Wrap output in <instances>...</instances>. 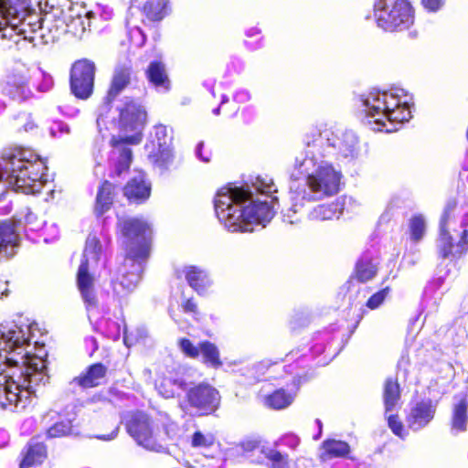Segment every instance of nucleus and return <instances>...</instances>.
Instances as JSON below:
<instances>
[{"instance_id":"obj_1","label":"nucleus","mask_w":468,"mask_h":468,"mask_svg":"<svg viewBox=\"0 0 468 468\" xmlns=\"http://www.w3.org/2000/svg\"><path fill=\"white\" fill-rule=\"evenodd\" d=\"M29 327L16 323L0 324V404L24 409L37 388L48 380L45 360L32 356Z\"/></svg>"},{"instance_id":"obj_2","label":"nucleus","mask_w":468,"mask_h":468,"mask_svg":"<svg viewBox=\"0 0 468 468\" xmlns=\"http://www.w3.org/2000/svg\"><path fill=\"white\" fill-rule=\"evenodd\" d=\"M253 189L261 194L254 198L249 188L237 186L221 187L215 197V211L219 221L232 232H250L254 226L263 224L274 215L271 194L276 187L271 178L257 177Z\"/></svg>"},{"instance_id":"obj_3","label":"nucleus","mask_w":468,"mask_h":468,"mask_svg":"<svg viewBox=\"0 0 468 468\" xmlns=\"http://www.w3.org/2000/svg\"><path fill=\"white\" fill-rule=\"evenodd\" d=\"M44 162L31 150L16 149L0 163V181L16 192L35 194L43 187Z\"/></svg>"},{"instance_id":"obj_4","label":"nucleus","mask_w":468,"mask_h":468,"mask_svg":"<svg viewBox=\"0 0 468 468\" xmlns=\"http://www.w3.org/2000/svg\"><path fill=\"white\" fill-rule=\"evenodd\" d=\"M119 226L125 238L127 247L126 265H131L133 271L122 274L121 280L114 284L113 290L117 295L122 296L132 292L141 279V262L149 255L150 248L147 241L151 233L147 222L140 218H128L120 221Z\"/></svg>"},{"instance_id":"obj_5","label":"nucleus","mask_w":468,"mask_h":468,"mask_svg":"<svg viewBox=\"0 0 468 468\" xmlns=\"http://www.w3.org/2000/svg\"><path fill=\"white\" fill-rule=\"evenodd\" d=\"M362 102L367 123L374 131L395 132L411 117L405 96L399 94V90L373 91Z\"/></svg>"},{"instance_id":"obj_6","label":"nucleus","mask_w":468,"mask_h":468,"mask_svg":"<svg viewBox=\"0 0 468 468\" xmlns=\"http://www.w3.org/2000/svg\"><path fill=\"white\" fill-rule=\"evenodd\" d=\"M50 17H40L36 14H27V3L14 4L11 0H0V30L2 38L13 40L19 48H24L28 42L33 47L36 37L48 24Z\"/></svg>"},{"instance_id":"obj_7","label":"nucleus","mask_w":468,"mask_h":468,"mask_svg":"<svg viewBox=\"0 0 468 468\" xmlns=\"http://www.w3.org/2000/svg\"><path fill=\"white\" fill-rule=\"evenodd\" d=\"M146 121L145 111L131 101L120 110L119 134L112 137V159L115 161V173L126 171L132 162V151L125 144H137L142 140V131Z\"/></svg>"},{"instance_id":"obj_8","label":"nucleus","mask_w":468,"mask_h":468,"mask_svg":"<svg viewBox=\"0 0 468 468\" xmlns=\"http://www.w3.org/2000/svg\"><path fill=\"white\" fill-rule=\"evenodd\" d=\"M308 150L305 157L298 161L302 174L305 175L310 199H323L336 195L340 190L342 173L328 161L316 154V145H311L306 135Z\"/></svg>"},{"instance_id":"obj_9","label":"nucleus","mask_w":468,"mask_h":468,"mask_svg":"<svg viewBox=\"0 0 468 468\" xmlns=\"http://www.w3.org/2000/svg\"><path fill=\"white\" fill-rule=\"evenodd\" d=\"M373 16L377 27L388 32L408 29L414 22L413 10L407 0H375Z\"/></svg>"},{"instance_id":"obj_10","label":"nucleus","mask_w":468,"mask_h":468,"mask_svg":"<svg viewBox=\"0 0 468 468\" xmlns=\"http://www.w3.org/2000/svg\"><path fill=\"white\" fill-rule=\"evenodd\" d=\"M101 251V245L98 238L95 235H89L83 252V261L79 267L77 274L78 287L88 308L96 305L93 278L90 275L89 270L98 264Z\"/></svg>"},{"instance_id":"obj_11","label":"nucleus","mask_w":468,"mask_h":468,"mask_svg":"<svg viewBox=\"0 0 468 468\" xmlns=\"http://www.w3.org/2000/svg\"><path fill=\"white\" fill-rule=\"evenodd\" d=\"M324 139L326 140L327 146L335 150L338 155L353 158L357 154V138L352 132L341 129L324 131V135L319 133V138L313 140V145H322Z\"/></svg>"},{"instance_id":"obj_12","label":"nucleus","mask_w":468,"mask_h":468,"mask_svg":"<svg viewBox=\"0 0 468 468\" xmlns=\"http://www.w3.org/2000/svg\"><path fill=\"white\" fill-rule=\"evenodd\" d=\"M450 211L446 209L440 223V235L437 239V248L442 258H459L468 251V230L462 232L459 241L452 243V237L449 231Z\"/></svg>"},{"instance_id":"obj_13","label":"nucleus","mask_w":468,"mask_h":468,"mask_svg":"<svg viewBox=\"0 0 468 468\" xmlns=\"http://www.w3.org/2000/svg\"><path fill=\"white\" fill-rule=\"evenodd\" d=\"M95 64L88 59L76 61L70 71V88L80 99H87L93 90Z\"/></svg>"},{"instance_id":"obj_14","label":"nucleus","mask_w":468,"mask_h":468,"mask_svg":"<svg viewBox=\"0 0 468 468\" xmlns=\"http://www.w3.org/2000/svg\"><path fill=\"white\" fill-rule=\"evenodd\" d=\"M170 146L171 137L167 133L166 127L155 126L151 140L145 145L150 162L159 167L166 166L172 160Z\"/></svg>"},{"instance_id":"obj_15","label":"nucleus","mask_w":468,"mask_h":468,"mask_svg":"<svg viewBox=\"0 0 468 468\" xmlns=\"http://www.w3.org/2000/svg\"><path fill=\"white\" fill-rule=\"evenodd\" d=\"M127 431L139 445L151 451H161L162 446L156 441L154 427L145 414L132 416L127 422Z\"/></svg>"},{"instance_id":"obj_16","label":"nucleus","mask_w":468,"mask_h":468,"mask_svg":"<svg viewBox=\"0 0 468 468\" xmlns=\"http://www.w3.org/2000/svg\"><path fill=\"white\" fill-rule=\"evenodd\" d=\"M80 12L76 8H70L66 13H62V18L55 20V25L52 27L49 25L47 27L50 31L55 34L70 33L71 35L80 37L86 31L87 27H90L89 19L93 16V12Z\"/></svg>"},{"instance_id":"obj_17","label":"nucleus","mask_w":468,"mask_h":468,"mask_svg":"<svg viewBox=\"0 0 468 468\" xmlns=\"http://www.w3.org/2000/svg\"><path fill=\"white\" fill-rule=\"evenodd\" d=\"M189 405L200 414L214 411L219 404V394L217 389L207 384H199L187 392Z\"/></svg>"},{"instance_id":"obj_18","label":"nucleus","mask_w":468,"mask_h":468,"mask_svg":"<svg viewBox=\"0 0 468 468\" xmlns=\"http://www.w3.org/2000/svg\"><path fill=\"white\" fill-rule=\"evenodd\" d=\"M434 408L430 401L417 403L407 417L410 429L419 431L425 427L434 416Z\"/></svg>"},{"instance_id":"obj_19","label":"nucleus","mask_w":468,"mask_h":468,"mask_svg":"<svg viewBox=\"0 0 468 468\" xmlns=\"http://www.w3.org/2000/svg\"><path fill=\"white\" fill-rule=\"evenodd\" d=\"M27 76L26 74H12L7 77L4 87V92L13 100L22 101L31 95L27 87Z\"/></svg>"},{"instance_id":"obj_20","label":"nucleus","mask_w":468,"mask_h":468,"mask_svg":"<svg viewBox=\"0 0 468 468\" xmlns=\"http://www.w3.org/2000/svg\"><path fill=\"white\" fill-rule=\"evenodd\" d=\"M185 385V381L177 373L168 372L158 378L155 388L164 398L169 399L175 397Z\"/></svg>"},{"instance_id":"obj_21","label":"nucleus","mask_w":468,"mask_h":468,"mask_svg":"<svg viewBox=\"0 0 468 468\" xmlns=\"http://www.w3.org/2000/svg\"><path fill=\"white\" fill-rule=\"evenodd\" d=\"M150 185L145 182L144 175L138 173L124 187V195L133 201L145 200L150 196Z\"/></svg>"},{"instance_id":"obj_22","label":"nucleus","mask_w":468,"mask_h":468,"mask_svg":"<svg viewBox=\"0 0 468 468\" xmlns=\"http://www.w3.org/2000/svg\"><path fill=\"white\" fill-rule=\"evenodd\" d=\"M18 245V236L14 227L8 223L0 224V255L11 257Z\"/></svg>"},{"instance_id":"obj_23","label":"nucleus","mask_w":468,"mask_h":468,"mask_svg":"<svg viewBox=\"0 0 468 468\" xmlns=\"http://www.w3.org/2000/svg\"><path fill=\"white\" fill-rule=\"evenodd\" d=\"M105 372L106 369L102 365H92L84 374L75 378L73 383L84 388L99 386L104 379Z\"/></svg>"},{"instance_id":"obj_24","label":"nucleus","mask_w":468,"mask_h":468,"mask_svg":"<svg viewBox=\"0 0 468 468\" xmlns=\"http://www.w3.org/2000/svg\"><path fill=\"white\" fill-rule=\"evenodd\" d=\"M185 276L189 285L199 293L205 292L212 283L208 274L195 266L186 267Z\"/></svg>"},{"instance_id":"obj_25","label":"nucleus","mask_w":468,"mask_h":468,"mask_svg":"<svg viewBox=\"0 0 468 468\" xmlns=\"http://www.w3.org/2000/svg\"><path fill=\"white\" fill-rule=\"evenodd\" d=\"M147 77L155 87H161L165 90L169 89L170 81L165 65L161 62L155 61L149 65Z\"/></svg>"},{"instance_id":"obj_26","label":"nucleus","mask_w":468,"mask_h":468,"mask_svg":"<svg viewBox=\"0 0 468 468\" xmlns=\"http://www.w3.org/2000/svg\"><path fill=\"white\" fill-rule=\"evenodd\" d=\"M321 458L324 460L344 457L349 451V445L343 441L328 440L323 442Z\"/></svg>"},{"instance_id":"obj_27","label":"nucleus","mask_w":468,"mask_h":468,"mask_svg":"<svg viewBox=\"0 0 468 468\" xmlns=\"http://www.w3.org/2000/svg\"><path fill=\"white\" fill-rule=\"evenodd\" d=\"M112 189L113 186L108 181L103 182L101 186L95 204V212L98 215H102L111 207L112 203Z\"/></svg>"},{"instance_id":"obj_28","label":"nucleus","mask_w":468,"mask_h":468,"mask_svg":"<svg viewBox=\"0 0 468 468\" xmlns=\"http://www.w3.org/2000/svg\"><path fill=\"white\" fill-rule=\"evenodd\" d=\"M294 398L295 393L281 388L265 398V405L274 410H282L290 406Z\"/></svg>"},{"instance_id":"obj_29","label":"nucleus","mask_w":468,"mask_h":468,"mask_svg":"<svg viewBox=\"0 0 468 468\" xmlns=\"http://www.w3.org/2000/svg\"><path fill=\"white\" fill-rule=\"evenodd\" d=\"M131 70L129 68L116 69L108 95L110 98L116 97L130 82Z\"/></svg>"},{"instance_id":"obj_30","label":"nucleus","mask_w":468,"mask_h":468,"mask_svg":"<svg viewBox=\"0 0 468 468\" xmlns=\"http://www.w3.org/2000/svg\"><path fill=\"white\" fill-rule=\"evenodd\" d=\"M45 457L46 448L43 444H31L20 463V468H29L36 463H40L43 462Z\"/></svg>"},{"instance_id":"obj_31","label":"nucleus","mask_w":468,"mask_h":468,"mask_svg":"<svg viewBox=\"0 0 468 468\" xmlns=\"http://www.w3.org/2000/svg\"><path fill=\"white\" fill-rule=\"evenodd\" d=\"M399 385L395 380L388 379L384 388V403L387 413L394 410L399 400Z\"/></svg>"},{"instance_id":"obj_32","label":"nucleus","mask_w":468,"mask_h":468,"mask_svg":"<svg viewBox=\"0 0 468 468\" xmlns=\"http://www.w3.org/2000/svg\"><path fill=\"white\" fill-rule=\"evenodd\" d=\"M341 206L337 203L319 205L310 213V218L315 220H330L341 214Z\"/></svg>"},{"instance_id":"obj_33","label":"nucleus","mask_w":468,"mask_h":468,"mask_svg":"<svg viewBox=\"0 0 468 468\" xmlns=\"http://www.w3.org/2000/svg\"><path fill=\"white\" fill-rule=\"evenodd\" d=\"M199 355H202L204 363L213 367L221 366L219 352L214 344L205 341L199 344Z\"/></svg>"},{"instance_id":"obj_34","label":"nucleus","mask_w":468,"mask_h":468,"mask_svg":"<svg viewBox=\"0 0 468 468\" xmlns=\"http://www.w3.org/2000/svg\"><path fill=\"white\" fill-rule=\"evenodd\" d=\"M467 401L462 399L459 403L454 406L452 416V428L458 431L466 430L467 423Z\"/></svg>"},{"instance_id":"obj_35","label":"nucleus","mask_w":468,"mask_h":468,"mask_svg":"<svg viewBox=\"0 0 468 468\" xmlns=\"http://www.w3.org/2000/svg\"><path fill=\"white\" fill-rule=\"evenodd\" d=\"M166 3V0H149L144 6V12L153 21L161 20L165 15Z\"/></svg>"},{"instance_id":"obj_36","label":"nucleus","mask_w":468,"mask_h":468,"mask_svg":"<svg viewBox=\"0 0 468 468\" xmlns=\"http://www.w3.org/2000/svg\"><path fill=\"white\" fill-rule=\"evenodd\" d=\"M376 273L377 266L371 260L364 258L357 262L356 276L360 282H366L371 280Z\"/></svg>"},{"instance_id":"obj_37","label":"nucleus","mask_w":468,"mask_h":468,"mask_svg":"<svg viewBox=\"0 0 468 468\" xmlns=\"http://www.w3.org/2000/svg\"><path fill=\"white\" fill-rule=\"evenodd\" d=\"M216 442V437L210 432L204 433L201 431H197L191 436V446L199 450H207L211 448Z\"/></svg>"},{"instance_id":"obj_38","label":"nucleus","mask_w":468,"mask_h":468,"mask_svg":"<svg viewBox=\"0 0 468 468\" xmlns=\"http://www.w3.org/2000/svg\"><path fill=\"white\" fill-rule=\"evenodd\" d=\"M410 238L414 241L420 240L426 231V221L421 215H417L410 220Z\"/></svg>"},{"instance_id":"obj_39","label":"nucleus","mask_w":468,"mask_h":468,"mask_svg":"<svg viewBox=\"0 0 468 468\" xmlns=\"http://www.w3.org/2000/svg\"><path fill=\"white\" fill-rule=\"evenodd\" d=\"M261 452L271 463V468H289L288 458L286 455L271 449H262Z\"/></svg>"},{"instance_id":"obj_40","label":"nucleus","mask_w":468,"mask_h":468,"mask_svg":"<svg viewBox=\"0 0 468 468\" xmlns=\"http://www.w3.org/2000/svg\"><path fill=\"white\" fill-rule=\"evenodd\" d=\"M71 431V426L69 421H61L54 424L47 431V435L49 438H58L68 435Z\"/></svg>"},{"instance_id":"obj_41","label":"nucleus","mask_w":468,"mask_h":468,"mask_svg":"<svg viewBox=\"0 0 468 468\" xmlns=\"http://www.w3.org/2000/svg\"><path fill=\"white\" fill-rule=\"evenodd\" d=\"M387 419L388 425L395 435L400 438H404L407 435L404 425L397 415L390 414Z\"/></svg>"},{"instance_id":"obj_42","label":"nucleus","mask_w":468,"mask_h":468,"mask_svg":"<svg viewBox=\"0 0 468 468\" xmlns=\"http://www.w3.org/2000/svg\"><path fill=\"white\" fill-rule=\"evenodd\" d=\"M181 351L188 357L197 358L199 356V346H196L190 340L183 338L179 341Z\"/></svg>"},{"instance_id":"obj_43","label":"nucleus","mask_w":468,"mask_h":468,"mask_svg":"<svg viewBox=\"0 0 468 468\" xmlns=\"http://www.w3.org/2000/svg\"><path fill=\"white\" fill-rule=\"evenodd\" d=\"M388 294V288H385L380 292H378L368 299L367 303V307H369L370 309L378 308L383 303Z\"/></svg>"},{"instance_id":"obj_44","label":"nucleus","mask_w":468,"mask_h":468,"mask_svg":"<svg viewBox=\"0 0 468 468\" xmlns=\"http://www.w3.org/2000/svg\"><path fill=\"white\" fill-rule=\"evenodd\" d=\"M131 41L135 46H142L145 41V36L139 27H134L130 32Z\"/></svg>"},{"instance_id":"obj_45","label":"nucleus","mask_w":468,"mask_h":468,"mask_svg":"<svg viewBox=\"0 0 468 468\" xmlns=\"http://www.w3.org/2000/svg\"><path fill=\"white\" fill-rule=\"evenodd\" d=\"M423 6L431 12L438 11L443 5V0H421Z\"/></svg>"},{"instance_id":"obj_46","label":"nucleus","mask_w":468,"mask_h":468,"mask_svg":"<svg viewBox=\"0 0 468 468\" xmlns=\"http://www.w3.org/2000/svg\"><path fill=\"white\" fill-rule=\"evenodd\" d=\"M259 446V441L257 440L250 439L246 440L241 443V448L244 452H251L255 450Z\"/></svg>"},{"instance_id":"obj_47","label":"nucleus","mask_w":468,"mask_h":468,"mask_svg":"<svg viewBox=\"0 0 468 468\" xmlns=\"http://www.w3.org/2000/svg\"><path fill=\"white\" fill-rule=\"evenodd\" d=\"M250 99V93L247 91H244V90L238 92L237 95L235 96V100L239 102L247 101Z\"/></svg>"},{"instance_id":"obj_48","label":"nucleus","mask_w":468,"mask_h":468,"mask_svg":"<svg viewBox=\"0 0 468 468\" xmlns=\"http://www.w3.org/2000/svg\"><path fill=\"white\" fill-rule=\"evenodd\" d=\"M302 207V205H299L297 202H295L293 205H292V207L289 210L288 214H285L284 217H287L288 218V221L290 223H293L294 220L292 219V215L290 214V212L292 211L293 214H296L300 207Z\"/></svg>"},{"instance_id":"obj_49","label":"nucleus","mask_w":468,"mask_h":468,"mask_svg":"<svg viewBox=\"0 0 468 468\" xmlns=\"http://www.w3.org/2000/svg\"><path fill=\"white\" fill-rule=\"evenodd\" d=\"M183 308H184V310H185L186 312H192V313H195V312H196V310H197V304H196L193 301H191V300H187V301L185 303V304H184Z\"/></svg>"},{"instance_id":"obj_50","label":"nucleus","mask_w":468,"mask_h":468,"mask_svg":"<svg viewBox=\"0 0 468 468\" xmlns=\"http://www.w3.org/2000/svg\"><path fill=\"white\" fill-rule=\"evenodd\" d=\"M203 147V143H200L198 145H197V155L205 163L208 162L209 159H210V154H207L206 156H203L202 154H201V149Z\"/></svg>"},{"instance_id":"obj_51","label":"nucleus","mask_w":468,"mask_h":468,"mask_svg":"<svg viewBox=\"0 0 468 468\" xmlns=\"http://www.w3.org/2000/svg\"><path fill=\"white\" fill-rule=\"evenodd\" d=\"M117 431H118V429L115 428L110 434L98 436V438L101 439V440H105V441H111L116 437Z\"/></svg>"},{"instance_id":"obj_52","label":"nucleus","mask_w":468,"mask_h":468,"mask_svg":"<svg viewBox=\"0 0 468 468\" xmlns=\"http://www.w3.org/2000/svg\"><path fill=\"white\" fill-rule=\"evenodd\" d=\"M6 283H0V298L8 295V289L6 288Z\"/></svg>"},{"instance_id":"obj_53","label":"nucleus","mask_w":468,"mask_h":468,"mask_svg":"<svg viewBox=\"0 0 468 468\" xmlns=\"http://www.w3.org/2000/svg\"><path fill=\"white\" fill-rule=\"evenodd\" d=\"M56 126L60 130V132L69 133V127L66 124L58 123Z\"/></svg>"},{"instance_id":"obj_54","label":"nucleus","mask_w":468,"mask_h":468,"mask_svg":"<svg viewBox=\"0 0 468 468\" xmlns=\"http://www.w3.org/2000/svg\"><path fill=\"white\" fill-rule=\"evenodd\" d=\"M123 341L127 346H130L133 345L132 341L130 340V336L127 334L124 335Z\"/></svg>"},{"instance_id":"obj_55","label":"nucleus","mask_w":468,"mask_h":468,"mask_svg":"<svg viewBox=\"0 0 468 468\" xmlns=\"http://www.w3.org/2000/svg\"><path fill=\"white\" fill-rule=\"evenodd\" d=\"M33 128V124L32 123H27L25 125V131H29Z\"/></svg>"},{"instance_id":"obj_56","label":"nucleus","mask_w":468,"mask_h":468,"mask_svg":"<svg viewBox=\"0 0 468 468\" xmlns=\"http://www.w3.org/2000/svg\"><path fill=\"white\" fill-rule=\"evenodd\" d=\"M5 196H6V193L5 192H2L0 194V201H3L5 198Z\"/></svg>"},{"instance_id":"obj_57","label":"nucleus","mask_w":468,"mask_h":468,"mask_svg":"<svg viewBox=\"0 0 468 468\" xmlns=\"http://www.w3.org/2000/svg\"><path fill=\"white\" fill-rule=\"evenodd\" d=\"M218 112H219V108H217V109L214 110V113L215 114H218Z\"/></svg>"},{"instance_id":"obj_58","label":"nucleus","mask_w":468,"mask_h":468,"mask_svg":"<svg viewBox=\"0 0 468 468\" xmlns=\"http://www.w3.org/2000/svg\"><path fill=\"white\" fill-rule=\"evenodd\" d=\"M50 133H51V134H52L53 136H55V131H54V128H51Z\"/></svg>"},{"instance_id":"obj_59","label":"nucleus","mask_w":468,"mask_h":468,"mask_svg":"<svg viewBox=\"0 0 468 468\" xmlns=\"http://www.w3.org/2000/svg\"><path fill=\"white\" fill-rule=\"evenodd\" d=\"M227 101H228L227 97L224 96L222 99V103L226 102Z\"/></svg>"},{"instance_id":"obj_60","label":"nucleus","mask_w":468,"mask_h":468,"mask_svg":"<svg viewBox=\"0 0 468 468\" xmlns=\"http://www.w3.org/2000/svg\"><path fill=\"white\" fill-rule=\"evenodd\" d=\"M3 109H4V105L0 104V112H2Z\"/></svg>"},{"instance_id":"obj_61","label":"nucleus","mask_w":468,"mask_h":468,"mask_svg":"<svg viewBox=\"0 0 468 468\" xmlns=\"http://www.w3.org/2000/svg\"><path fill=\"white\" fill-rule=\"evenodd\" d=\"M297 197H296V196H295V197H292V201H295V200L297 199Z\"/></svg>"},{"instance_id":"obj_62","label":"nucleus","mask_w":468,"mask_h":468,"mask_svg":"<svg viewBox=\"0 0 468 468\" xmlns=\"http://www.w3.org/2000/svg\"><path fill=\"white\" fill-rule=\"evenodd\" d=\"M39 37H40V38H43V37H44V35H43V34H40V35H39Z\"/></svg>"}]
</instances>
